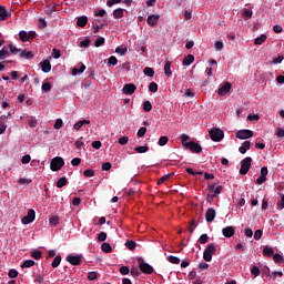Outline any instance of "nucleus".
<instances>
[{"label": "nucleus", "mask_w": 284, "mask_h": 284, "mask_svg": "<svg viewBox=\"0 0 284 284\" xmlns=\"http://www.w3.org/2000/svg\"><path fill=\"white\" fill-rule=\"evenodd\" d=\"M168 262L169 263H173V265H179V263H181V258L174 256V255H170L168 257Z\"/></svg>", "instance_id": "nucleus-32"}, {"label": "nucleus", "mask_w": 284, "mask_h": 284, "mask_svg": "<svg viewBox=\"0 0 284 284\" xmlns=\"http://www.w3.org/2000/svg\"><path fill=\"white\" fill-rule=\"evenodd\" d=\"M37 219V212H34V209H30L28 211V214L21 219L22 225H30V223L34 222Z\"/></svg>", "instance_id": "nucleus-5"}, {"label": "nucleus", "mask_w": 284, "mask_h": 284, "mask_svg": "<svg viewBox=\"0 0 284 284\" xmlns=\"http://www.w3.org/2000/svg\"><path fill=\"white\" fill-rule=\"evenodd\" d=\"M7 57H10V51H8V49L0 50V61H3Z\"/></svg>", "instance_id": "nucleus-38"}, {"label": "nucleus", "mask_w": 284, "mask_h": 284, "mask_svg": "<svg viewBox=\"0 0 284 284\" xmlns=\"http://www.w3.org/2000/svg\"><path fill=\"white\" fill-rule=\"evenodd\" d=\"M8 17H9L8 11L2 6H0V19H1V21H6V19H8Z\"/></svg>", "instance_id": "nucleus-30"}, {"label": "nucleus", "mask_w": 284, "mask_h": 284, "mask_svg": "<svg viewBox=\"0 0 284 284\" xmlns=\"http://www.w3.org/2000/svg\"><path fill=\"white\" fill-rule=\"evenodd\" d=\"M108 63L109 65H116V63H119V60L116 59V57L112 55L109 58Z\"/></svg>", "instance_id": "nucleus-56"}, {"label": "nucleus", "mask_w": 284, "mask_h": 284, "mask_svg": "<svg viewBox=\"0 0 284 284\" xmlns=\"http://www.w3.org/2000/svg\"><path fill=\"white\" fill-rule=\"evenodd\" d=\"M101 250L102 252H105V254L112 252V246L110 245V243H102L101 245Z\"/></svg>", "instance_id": "nucleus-31"}, {"label": "nucleus", "mask_w": 284, "mask_h": 284, "mask_svg": "<svg viewBox=\"0 0 284 284\" xmlns=\"http://www.w3.org/2000/svg\"><path fill=\"white\" fill-rule=\"evenodd\" d=\"M143 72H144L145 77H154V69H152L150 67H145Z\"/></svg>", "instance_id": "nucleus-40"}, {"label": "nucleus", "mask_w": 284, "mask_h": 284, "mask_svg": "<svg viewBox=\"0 0 284 284\" xmlns=\"http://www.w3.org/2000/svg\"><path fill=\"white\" fill-rule=\"evenodd\" d=\"M29 128H37V119L34 116L30 118Z\"/></svg>", "instance_id": "nucleus-62"}, {"label": "nucleus", "mask_w": 284, "mask_h": 284, "mask_svg": "<svg viewBox=\"0 0 284 284\" xmlns=\"http://www.w3.org/2000/svg\"><path fill=\"white\" fill-rule=\"evenodd\" d=\"M114 19H123V9L119 8L113 11Z\"/></svg>", "instance_id": "nucleus-27"}, {"label": "nucleus", "mask_w": 284, "mask_h": 284, "mask_svg": "<svg viewBox=\"0 0 284 284\" xmlns=\"http://www.w3.org/2000/svg\"><path fill=\"white\" fill-rule=\"evenodd\" d=\"M138 262H139V268L141 270V272L143 274H152V272H154V267H152V265L145 263V261H143L142 257H140L138 260Z\"/></svg>", "instance_id": "nucleus-6"}, {"label": "nucleus", "mask_w": 284, "mask_h": 284, "mask_svg": "<svg viewBox=\"0 0 284 284\" xmlns=\"http://www.w3.org/2000/svg\"><path fill=\"white\" fill-rule=\"evenodd\" d=\"M22 270H26L27 267H34V261L33 260H27L21 264Z\"/></svg>", "instance_id": "nucleus-28"}, {"label": "nucleus", "mask_w": 284, "mask_h": 284, "mask_svg": "<svg viewBox=\"0 0 284 284\" xmlns=\"http://www.w3.org/2000/svg\"><path fill=\"white\" fill-rule=\"evenodd\" d=\"M122 92L123 94H126V95L134 94V92H136V85L132 83L125 84L122 89Z\"/></svg>", "instance_id": "nucleus-12"}, {"label": "nucleus", "mask_w": 284, "mask_h": 284, "mask_svg": "<svg viewBox=\"0 0 284 284\" xmlns=\"http://www.w3.org/2000/svg\"><path fill=\"white\" fill-rule=\"evenodd\" d=\"M88 278L89 281H97V278H99V274L97 272H89Z\"/></svg>", "instance_id": "nucleus-53"}, {"label": "nucleus", "mask_w": 284, "mask_h": 284, "mask_svg": "<svg viewBox=\"0 0 284 284\" xmlns=\"http://www.w3.org/2000/svg\"><path fill=\"white\" fill-rule=\"evenodd\" d=\"M9 278H17L19 276V272L14 268H11L8 273Z\"/></svg>", "instance_id": "nucleus-47"}, {"label": "nucleus", "mask_w": 284, "mask_h": 284, "mask_svg": "<svg viewBox=\"0 0 284 284\" xmlns=\"http://www.w3.org/2000/svg\"><path fill=\"white\" fill-rule=\"evenodd\" d=\"M234 226H226L222 230V234L225 239H232V236H234Z\"/></svg>", "instance_id": "nucleus-15"}, {"label": "nucleus", "mask_w": 284, "mask_h": 284, "mask_svg": "<svg viewBox=\"0 0 284 284\" xmlns=\"http://www.w3.org/2000/svg\"><path fill=\"white\" fill-rule=\"evenodd\" d=\"M250 148H252V142L250 141L243 142L239 149L240 154H245L247 150H250Z\"/></svg>", "instance_id": "nucleus-17"}, {"label": "nucleus", "mask_w": 284, "mask_h": 284, "mask_svg": "<svg viewBox=\"0 0 284 284\" xmlns=\"http://www.w3.org/2000/svg\"><path fill=\"white\" fill-rule=\"evenodd\" d=\"M216 252V247L214 246V244H210L203 253V258L206 262L212 261V254H214Z\"/></svg>", "instance_id": "nucleus-8"}, {"label": "nucleus", "mask_w": 284, "mask_h": 284, "mask_svg": "<svg viewBox=\"0 0 284 284\" xmlns=\"http://www.w3.org/2000/svg\"><path fill=\"white\" fill-rule=\"evenodd\" d=\"M30 161H32V158L30 156V154H27V155L22 156V159H21L22 165H28V163H30Z\"/></svg>", "instance_id": "nucleus-45"}, {"label": "nucleus", "mask_w": 284, "mask_h": 284, "mask_svg": "<svg viewBox=\"0 0 284 284\" xmlns=\"http://www.w3.org/2000/svg\"><path fill=\"white\" fill-rule=\"evenodd\" d=\"M77 26H79V28H85V26H88V17L82 16L78 18Z\"/></svg>", "instance_id": "nucleus-21"}, {"label": "nucleus", "mask_w": 284, "mask_h": 284, "mask_svg": "<svg viewBox=\"0 0 284 284\" xmlns=\"http://www.w3.org/2000/svg\"><path fill=\"white\" fill-rule=\"evenodd\" d=\"M145 132H148V129L145 126L140 128L139 131H138V136L140 139L145 136Z\"/></svg>", "instance_id": "nucleus-58"}, {"label": "nucleus", "mask_w": 284, "mask_h": 284, "mask_svg": "<svg viewBox=\"0 0 284 284\" xmlns=\"http://www.w3.org/2000/svg\"><path fill=\"white\" fill-rule=\"evenodd\" d=\"M258 119H261V116H258V114H248L247 115V121H258Z\"/></svg>", "instance_id": "nucleus-61"}, {"label": "nucleus", "mask_w": 284, "mask_h": 284, "mask_svg": "<svg viewBox=\"0 0 284 284\" xmlns=\"http://www.w3.org/2000/svg\"><path fill=\"white\" fill-rule=\"evenodd\" d=\"M205 219L207 223H212L214 219H216V210H214L213 207L207 209Z\"/></svg>", "instance_id": "nucleus-13"}, {"label": "nucleus", "mask_w": 284, "mask_h": 284, "mask_svg": "<svg viewBox=\"0 0 284 284\" xmlns=\"http://www.w3.org/2000/svg\"><path fill=\"white\" fill-rule=\"evenodd\" d=\"M9 50L11 52V54H19V52H21L17 47H14L13 44H9Z\"/></svg>", "instance_id": "nucleus-59"}, {"label": "nucleus", "mask_w": 284, "mask_h": 284, "mask_svg": "<svg viewBox=\"0 0 284 284\" xmlns=\"http://www.w3.org/2000/svg\"><path fill=\"white\" fill-rule=\"evenodd\" d=\"M230 90H232V84L230 82H226L225 84H222L219 88L217 94L220 97H225V94H227V92H230Z\"/></svg>", "instance_id": "nucleus-10"}, {"label": "nucleus", "mask_w": 284, "mask_h": 284, "mask_svg": "<svg viewBox=\"0 0 284 284\" xmlns=\"http://www.w3.org/2000/svg\"><path fill=\"white\" fill-rule=\"evenodd\" d=\"M149 90L150 92H158L159 90V84H156L155 82H151L150 85H149Z\"/></svg>", "instance_id": "nucleus-51"}, {"label": "nucleus", "mask_w": 284, "mask_h": 284, "mask_svg": "<svg viewBox=\"0 0 284 284\" xmlns=\"http://www.w3.org/2000/svg\"><path fill=\"white\" fill-rule=\"evenodd\" d=\"M31 256H32V258H36V261H39V258H41V256H42V253H41V251H33L31 253Z\"/></svg>", "instance_id": "nucleus-55"}, {"label": "nucleus", "mask_w": 284, "mask_h": 284, "mask_svg": "<svg viewBox=\"0 0 284 284\" xmlns=\"http://www.w3.org/2000/svg\"><path fill=\"white\" fill-rule=\"evenodd\" d=\"M252 14H254V13L252 12L251 9H243L242 10V17H244L245 19H252Z\"/></svg>", "instance_id": "nucleus-33"}, {"label": "nucleus", "mask_w": 284, "mask_h": 284, "mask_svg": "<svg viewBox=\"0 0 284 284\" xmlns=\"http://www.w3.org/2000/svg\"><path fill=\"white\" fill-rule=\"evenodd\" d=\"M53 128L54 130H61L63 128V120L57 119Z\"/></svg>", "instance_id": "nucleus-46"}, {"label": "nucleus", "mask_w": 284, "mask_h": 284, "mask_svg": "<svg viewBox=\"0 0 284 284\" xmlns=\"http://www.w3.org/2000/svg\"><path fill=\"white\" fill-rule=\"evenodd\" d=\"M19 39H20V41H22V43L28 42V40H29V38H28V31L21 30V31L19 32Z\"/></svg>", "instance_id": "nucleus-26"}, {"label": "nucleus", "mask_w": 284, "mask_h": 284, "mask_svg": "<svg viewBox=\"0 0 284 284\" xmlns=\"http://www.w3.org/2000/svg\"><path fill=\"white\" fill-rule=\"evenodd\" d=\"M143 110H144V112H151L152 111V103L150 101H145L143 103Z\"/></svg>", "instance_id": "nucleus-42"}, {"label": "nucleus", "mask_w": 284, "mask_h": 284, "mask_svg": "<svg viewBox=\"0 0 284 284\" xmlns=\"http://www.w3.org/2000/svg\"><path fill=\"white\" fill-rule=\"evenodd\" d=\"M251 274H253V276H260L261 275V270L258 268V266H252L251 268Z\"/></svg>", "instance_id": "nucleus-48"}, {"label": "nucleus", "mask_w": 284, "mask_h": 284, "mask_svg": "<svg viewBox=\"0 0 284 284\" xmlns=\"http://www.w3.org/2000/svg\"><path fill=\"white\" fill-rule=\"evenodd\" d=\"M67 261L71 265H81V256L80 255H68Z\"/></svg>", "instance_id": "nucleus-14"}, {"label": "nucleus", "mask_w": 284, "mask_h": 284, "mask_svg": "<svg viewBox=\"0 0 284 284\" xmlns=\"http://www.w3.org/2000/svg\"><path fill=\"white\" fill-rule=\"evenodd\" d=\"M194 63V55L189 54L183 59V65H192Z\"/></svg>", "instance_id": "nucleus-24"}, {"label": "nucleus", "mask_w": 284, "mask_h": 284, "mask_svg": "<svg viewBox=\"0 0 284 284\" xmlns=\"http://www.w3.org/2000/svg\"><path fill=\"white\" fill-rule=\"evenodd\" d=\"M65 185H68V179L65 178H61L58 180L57 182V187H65Z\"/></svg>", "instance_id": "nucleus-34"}, {"label": "nucleus", "mask_w": 284, "mask_h": 284, "mask_svg": "<svg viewBox=\"0 0 284 284\" xmlns=\"http://www.w3.org/2000/svg\"><path fill=\"white\" fill-rule=\"evenodd\" d=\"M148 150H150V148H148V146H136V148H134V152H138V154H145V152H148Z\"/></svg>", "instance_id": "nucleus-36"}, {"label": "nucleus", "mask_w": 284, "mask_h": 284, "mask_svg": "<svg viewBox=\"0 0 284 284\" xmlns=\"http://www.w3.org/2000/svg\"><path fill=\"white\" fill-rule=\"evenodd\" d=\"M180 139H181V143H182L183 148H185V150H190L191 152H193V154H201V152H203V148H201V144H199L194 141H190V135L182 134L180 136Z\"/></svg>", "instance_id": "nucleus-1"}, {"label": "nucleus", "mask_w": 284, "mask_h": 284, "mask_svg": "<svg viewBox=\"0 0 284 284\" xmlns=\"http://www.w3.org/2000/svg\"><path fill=\"white\" fill-rule=\"evenodd\" d=\"M263 255L267 257L274 256V248L272 246H264Z\"/></svg>", "instance_id": "nucleus-23"}, {"label": "nucleus", "mask_w": 284, "mask_h": 284, "mask_svg": "<svg viewBox=\"0 0 284 284\" xmlns=\"http://www.w3.org/2000/svg\"><path fill=\"white\" fill-rule=\"evenodd\" d=\"M168 141H169V139H168V136H161L160 139H159V142H158V144L161 146V148H163V145H168Z\"/></svg>", "instance_id": "nucleus-43"}, {"label": "nucleus", "mask_w": 284, "mask_h": 284, "mask_svg": "<svg viewBox=\"0 0 284 284\" xmlns=\"http://www.w3.org/2000/svg\"><path fill=\"white\" fill-rule=\"evenodd\" d=\"M83 72H85V64L83 63L72 69L73 77H77L78 74H83Z\"/></svg>", "instance_id": "nucleus-18"}, {"label": "nucleus", "mask_w": 284, "mask_h": 284, "mask_svg": "<svg viewBox=\"0 0 284 284\" xmlns=\"http://www.w3.org/2000/svg\"><path fill=\"white\" fill-rule=\"evenodd\" d=\"M275 134H276V136H278L280 139H283V136H284V129H283V128H277Z\"/></svg>", "instance_id": "nucleus-63"}, {"label": "nucleus", "mask_w": 284, "mask_h": 284, "mask_svg": "<svg viewBox=\"0 0 284 284\" xmlns=\"http://www.w3.org/2000/svg\"><path fill=\"white\" fill-rule=\"evenodd\" d=\"M277 207H280V210H284V195H282L281 201L277 202Z\"/></svg>", "instance_id": "nucleus-64"}, {"label": "nucleus", "mask_w": 284, "mask_h": 284, "mask_svg": "<svg viewBox=\"0 0 284 284\" xmlns=\"http://www.w3.org/2000/svg\"><path fill=\"white\" fill-rule=\"evenodd\" d=\"M20 57L22 59H32L34 54H32V51H20Z\"/></svg>", "instance_id": "nucleus-29"}, {"label": "nucleus", "mask_w": 284, "mask_h": 284, "mask_svg": "<svg viewBox=\"0 0 284 284\" xmlns=\"http://www.w3.org/2000/svg\"><path fill=\"white\" fill-rule=\"evenodd\" d=\"M164 74H165V77H172V62H170V61L165 62Z\"/></svg>", "instance_id": "nucleus-20"}, {"label": "nucleus", "mask_w": 284, "mask_h": 284, "mask_svg": "<svg viewBox=\"0 0 284 284\" xmlns=\"http://www.w3.org/2000/svg\"><path fill=\"white\" fill-rule=\"evenodd\" d=\"M254 136V132L252 130H240L236 132V139L245 140V139H252Z\"/></svg>", "instance_id": "nucleus-7"}, {"label": "nucleus", "mask_w": 284, "mask_h": 284, "mask_svg": "<svg viewBox=\"0 0 284 284\" xmlns=\"http://www.w3.org/2000/svg\"><path fill=\"white\" fill-rule=\"evenodd\" d=\"M83 175L87 176L88 179H92V176H94V170H91V169L84 170Z\"/></svg>", "instance_id": "nucleus-49"}, {"label": "nucleus", "mask_w": 284, "mask_h": 284, "mask_svg": "<svg viewBox=\"0 0 284 284\" xmlns=\"http://www.w3.org/2000/svg\"><path fill=\"white\" fill-rule=\"evenodd\" d=\"M41 90L42 92H50V90H52V84H50V82H43Z\"/></svg>", "instance_id": "nucleus-37"}, {"label": "nucleus", "mask_w": 284, "mask_h": 284, "mask_svg": "<svg viewBox=\"0 0 284 284\" xmlns=\"http://www.w3.org/2000/svg\"><path fill=\"white\" fill-rule=\"evenodd\" d=\"M210 237L207 236V234H202L199 239V242L202 244V245H205V243H207V240Z\"/></svg>", "instance_id": "nucleus-57"}, {"label": "nucleus", "mask_w": 284, "mask_h": 284, "mask_svg": "<svg viewBox=\"0 0 284 284\" xmlns=\"http://www.w3.org/2000/svg\"><path fill=\"white\" fill-rule=\"evenodd\" d=\"M273 261L274 263H283V257L281 254L276 253V254H273Z\"/></svg>", "instance_id": "nucleus-54"}, {"label": "nucleus", "mask_w": 284, "mask_h": 284, "mask_svg": "<svg viewBox=\"0 0 284 284\" xmlns=\"http://www.w3.org/2000/svg\"><path fill=\"white\" fill-rule=\"evenodd\" d=\"M63 165H65L63 158L55 156L51 160L50 170L52 172H59V170H61V168H63Z\"/></svg>", "instance_id": "nucleus-2"}, {"label": "nucleus", "mask_w": 284, "mask_h": 284, "mask_svg": "<svg viewBox=\"0 0 284 284\" xmlns=\"http://www.w3.org/2000/svg\"><path fill=\"white\" fill-rule=\"evenodd\" d=\"M116 54H120V57H125V53L128 52V48L118 47L115 49Z\"/></svg>", "instance_id": "nucleus-39"}, {"label": "nucleus", "mask_w": 284, "mask_h": 284, "mask_svg": "<svg viewBox=\"0 0 284 284\" xmlns=\"http://www.w3.org/2000/svg\"><path fill=\"white\" fill-rule=\"evenodd\" d=\"M83 125H90V120H80L73 125V130H81Z\"/></svg>", "instance_id": "nucleus-19"}, {"label": "nucleus", "mask_w": 284, "mask_h": 284, "mask_svg": "<svg viewBox=\"0 0 284 284\" xmlns=\"http://www.w3.org/2000/svg\"><path fill=\"white\" fill-rule=\"evenodd\" d=\"M52 267L57 268L61 265V255H57L51 263Z\"/></svg>", "instance_id": "nucleus-35"}, {"label": "nucleus", "mask_w": 284, "mask_h": 284, "mask_svg": "<svg viewBox=\"0 0 284 284\" xmlns=\"http://www.w3.org/2000/svg\"><path fill=\"white\" fill-rule=\"evenodd\" d=\"M125 246L128 247V250H131V251L136 250V242H134V241H128V242L125 243Z\"/></svg>", "instance_id": "nucleus-41"}, {"label": "nucleus", "mask_w": 284, "mask_h": 284, "mask_svg": "<svg viewBox=\"0 0 284 284\" xmlns=\"http://www.w3.org/2000/svg\"><path fill=\"white\" fill-rule=\"evenodd\" d=\"M49 225H51L52 227H57V225H59V216L58 215H52L49 219Z\"/></svg>", "instance_id": "nucleus-25"}, {"label": "nucleus", "mask_w": 284, "mask_h": 284, "mask_svg": "<svg viewBox=\"0 0 284 284\" xmlns=\"http://www.w3.org/2000/svg\"><path fill=\"white\" fill-rule=\"evenodd\" d=\"M250 168H252V158L247 156L241 161L240 174L245 176L250 172Z\"/></svg>", "instance_id": "nucleus-4"}, {"label": "nucleus", "mask_w": 284, "mask_h": 284, "mask_svg": "<svg viewBox=\"0 0 284 284\" xmlns=\"http://www.w3.org/2000/svg\"><path fill=\"white\" fill-rule=\"evenodd\" d=\"M104 43H105V38H98L95 40L94 45H95V48H101V45H104Z\"/></svg>", "instance_id": "nucleus-50"}, {"label": "nucleus", "mask_w": 284, "mask_h": 284, "mask_svg": "<svg viewBox=\"0 0 284 284\" xmlns=\"http://www.w3.org/2000/svg\"><path fill=\"white\" fill-rule=\"evenodd\" d=\"M210 136H211V140L212 141H215L216 143L223 141L224 136H225V133L223 132V130L221 129H212L210 132H209Z\"/></svg>", "instance_id": "nucleus-3"}, {"label": "nucleus", "mask_w": 284, "mask_h": 284, "mask_svg": "<svg viewBox=\"0 0 284 284\" xmlns=\"http://www.w3.org/2000/svg\"><path fill=\"white\" fill-rule=\"evenodd\" d=\"M41 70L42 72H44L45 74H48V72H50V70H52V64H50V60H43L40 63Z\"/></svg>", "instance_id": "nucleus-16"}, {"label": "nucleus", "mask_w": 284, "mask_h": 284, "mask_svg": "<svg viewBox=\"0 0 284 284\" xmlns=\"http://www.w3.org/2000/svg\"><path fill=\"white\" fill-rule=\"evenodd\" d=\"M160 19H161V16H159V14H150L146 19V23L151 28H156Z\"/></svg>", "instance_id": "nucleus-9"}, {"label": "nucleus", "mask_w": 284, "mask_h": 284, "mask_svg": "<svg viewBox=\"0 0 284 284\" xmlns=\"http://www.w3.org/2000/svg\"><path fill=\"white\" fill-rule=\"evenodd\" d=\"M130 141V139L128 136H122L119 139V144L120 145H128V142Z\"/></svg>", "instance_id": "nucleus-60"}, {"label": "nucleus", "mask_w": 284, "mask_h": 284, "mask_svg": "<svg viewBox=\"0 0 284 284\" xmlns=\"http://www.w3.org/2000/svg\"><path fill=\"white\" fill-rule=\"evenodd\" d=\"M214 48H215L216 52H221V50H223V48H224L223 41H216L214 44Z\"/></svg>", "instance_id": "nucleus-52"}, {"label": "nucleus", "mask_w": 284, "mask_h": 284, "mask_svg": "<svg viewBox=\"0 0 284 284\" xmlns=\"http://www.w3.org/2000/svg\"><path fill=\"white\" fill-rule=\"evenodd\" d=\"M265 41H267V36L261 34L260 37H257L254 40V45H263V43H265Z\"/></svg>", "instance_id": "nucleus-22"}, {"label": "nucleus", "mask_w": 284, "mask_h": 284, "mask_svg": "<svg viewBox=\"0 0 284 284\" xmlns=\"http://www.w3.org/2000/svg\"><path fill=\"white\" fill-rule=\"evenodd\" d=\"M209 190H210V193L212 194V196H219V194H221V192H223V186L222 185H217L216 184H210L209 185Z\"/></svg>", "instance_id": "nucleus-11"}, {"label": "nucleus", "mask_w": 284, "mask_h": 284, "mask_svg": "<svg viewBox=\"0 0 284 284\" xmlns=\"http://www.w3.org/2000/svg\"><path fill=\"white\" fill-rule=\"evenodd\" d=\"M170 176H172V173L165 174L163 175L159 181H158V185H163L165 181H168V179H170Z\"/></svg>", "instance_id": "nucleus-44"}]
</instances>
